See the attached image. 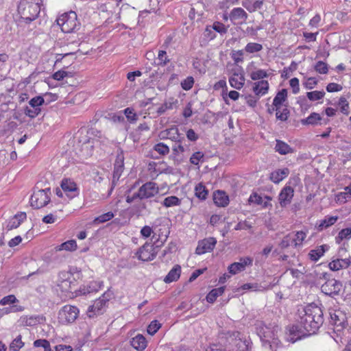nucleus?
<instances>
[{
	"label": "nucleus",
	"mask_w": 351,
	"mask_h": 351,
	"mask_svg": "<svg viewBox=\"0 0 351 351\" xmlns=\"http://www.w3.org/2000/svg\"><path fill=\"white\" fill-rule=\"evenodd\" d=\"M195 193L197 197L200 199H206L208 195V190L202 184H198L195 188Z\"/></svg>",
	"instance_id": "43"
},
{
	"label": "nucleus",
	"mask_w": 351,
	"mask_h": 351,
	"mask_svg": "<svg viewBox=\"0 0 351 351\" xmlns=\"http://www.w3.org/2000/svg\"><path fill=\"white\" fill-rule=\"evenodd\" d=\"M77 247V243L75 240H69L57 246L56 249L57 251L65 250L72 252L75 251Z\"/></svg>",
	"instance_id": "39"
},
{
	"label": "nucleus",
	"mask_w": 351,
	"mask_h": 351,
	"mask_svg": "<svg viewBox=\"0 0 351 351\" xmlns=\"http://www.w3.org/2000/svg\"><path fill=\"white\" fill-rule=\"evenodd\" d=\"M154 149L162 156H165L169 153V147L163 143H159L155 145Z\"/></svg>",
	"instance_id": "51"
},
{
	"label": "nucleus",
	"mask_w": 351,
	"mask_h": 351,
	"mask_svg": "<svg viewBox=\"0 0 351 351\" xmlns=\"http://www.w3.org/2000/svg\"><path fill=\"white\" fill-rule=\"evenodd\" d=\"M263 49L262 45L256 43H249L245 47V51L249 53L258 52Z\"/></svg>",
	"instance_id": "48"
},
{
	"label": "nucleus",
	"mask_w": 351,
	"mask_h": 351,
	"mask_svg": "<svg viewBox=\"0 0 351 351\" xmlns=\"http://www.w3.org/2000/svg\"><path fill=\"white\" fill-rule=\"evenodd\" d=\"M204 154L202 152H196L192 154L190 158V162L191 164L197 165L200 160L203 159Z\"/></svg>",
	"instance_id": "56"
},
{
	"label": "nucleus",
	"mask_w": 351,
	"mask_h": 351,
	"mask_svg": "<svg viewBox=\"0 0 351 351\" xmlns=\"http://www.w3.org/2000/svg\"><path fill=\"white\" fill-rule=\"evenodd\" d=\"M350 265V260L349 258H336L332 260L328 267L330 270L334 271H339L340 269H346Z\"/></svg>",
	"instance_id": "24"
},
{
	"label": "nucleus",
	"mask_w": 351,
	"mask_h": 351,
	"mask_svg": "<svg viewBox=\"0 0 351 351\" xmlns=\"http://www.w3.org/2000/svg\"><path fill=\"white\" fill-rule=\"evenodd\" d=\"M156 247L150 243H145L136 252L138 258L142 261H149L155 258L157 254Z\"/></svg>",
	"instance_id": "9"
},
{
	"label": "nucleus",
	"mask_w": 351,
	"mask_h": 351,
	"mask_svg": "<svg viewBox=\"0 0 351 351\" xmlns=\"http://www.w3.org/2000/svg\"><path fill=\"white\" fill-rule=\"evenodd\" d=\"M213 201L217 206L225 207L229 203V198L224 191H217L214 193Z\"/></svg>",
	"instance_id": "26"
},
{
	"label": "nucleus",
	"mask_w": 351,
	"mask_h": 351,
	"mask_svg": "<svg viewBox=\"0 0 351 351\" xmlns=\"http://www.w3.org/2000/svg\"><path fill=\"white\" fill-rule=\"evenodd\" d=\"M250 78L252 80H263L264 78H266L269 76V74L267 73V71L263 69H257L255 71H253L250 74Z\"/></svg>",
	"instance_id": "42"
},
{
	"label": "nucleus",
	"mask_w": 351,
	"mask_h": 351,
	"mask_svg": "<svg viewBox=\"0 0 351 351\" xmlns=\"http://www.w3.org/2000/svg\"><path fill=\"white\" fill-rule=\"evenodd\" d=\"M131 346L136 350L142 351L147 346V341L142 335H137L130 341Z\"/></svg>",
	"instance_id": "29"
},
{
	"label": "nucleus",
	"mask_w": 351,
	"mask_h": 351,
	"mask_svg": "<svg viewBox=\"0 0 351 351\" xmlns=\"http://www.w3.org/2000/svg\"><path fill=\"white\" fill-rule=\"evenodd\" d=\"M330 324L333 326L332 338L337 343L344 344L351 338L346 314L339 309H330Z\"/></svg>",
	"instance_id": "2"
},
{
	"label": "nucleus",
	"mask_w": 351,
	"mask_h": 351,
	"mask_svg": "<svg viewBox=\"0 0 351 351\" xmlns=\"http://www.w3.org/2000/svg\"><path fill=\"white\" fill-rule=\"evenodd\" d=\"M114 217V213L112 211H109L108 213H104L97 217H95L93 221V223L94 225H98L100 223H103L105 222H107L110 220H111Z\"/></svg>",
	"instance_id": "40"
},
{
	"label": "nucleus",
	"mask_w": 351,
	"mask_h": 351,
	"mask_svg": "<svg viewBox=\"0 0 351 351\" xmlns=\"http://www.w3.org/2000/svg\"><path fill=\"white\" fill-rule=\"evenodd\" d=\"M45 102L44 98L42 96H36L29 101V104L31 108L40 110V106H42Z\"/></svg>",
	"instance_id": "50"
},
{
	"label": "nucleus",
	"mask_w": 351,
	"mask_h": 351,
	"mask_svg": "<svg viewBox=\"0 0 351 351\" xmlns=\"http://www.w3.org/2000/svg\"><path fill=\"white\" fill-rule=\"evenodd\" d=\"M58 286L61 291L65 295L73 292V288L72 282L68 279L62 280L60 283H58Z\"/></svg>",
	"instance_id": "41"
},
{
	"label": "nucleus",
	"mask_w": 351,
	"mask_h": 351,
	"mask_svg": "<svg viewBox=\"0 0 351 351\" xmlns=\"http://www.w3.org/2000/svg\"><path fill=\"white\" fill-rule=\"evenodd\" d=\"M160 139H169L175 143H180L184 137L179 133L178 128L176 126L162 130L159 134Z\"/></svg>",
	"instance_id": "14"
},
{
	"label": "nucleus",
	"mask_w": 351,
	"mask_h": 351,
	"mask_svg": "<svg viewBox=\"0 0 351 351\" xmlns=\"http://www.w3.org/2000/svg\"><path fill=\"white\" fill-rule=\"evenodd\" d=\"M291 244H293L292 236L291 234H289L283 237V239L279 243V246L282 249H285L289 247Z\"/></svg>",
	"instance_id": "55"
},
{
	"label": "nucleus",
	"mask_w": 351,
	"mask_h": 351,
	"mask_svg": "<svg viewBox=\"0 0 351 351\" xmlns=\"http://www.w3.org/2000/svg\"><path fill=\"white\" fill-rule=\"evenodd\" d=\"M271 288V286L270 285L267 287H263L258 283H246L243 285L241 287L243 290H252L254 291H263Z\"/></svg>",
	"instance_id": "38"
},
{
	"label": "nucleus",
	"mask_w": 351,
	"mask_h": 351,
	"mask_svg": "<svg viewBox=\"0 0 351 351\" xmlns=\"http://www.w3.org/2000/svg\"><path fill=\"white\" fill-rule=\"evenodd\" d=\"M307 232V230H300L293 233L294 234L292 236V239L294 247L297 248L302 246L303 242L306 238Z\"/></svg>",
	"instance_id": "33"
},
{
	"label": "nucleus",
	"mask_w": 351,
	"mask_h": 351,
	"mask_svg": "<svg viewBox=\"0 0 351 351\" xmlns=\"http://www.w3.org/2000/svg\"><path fill=\"white\" fill-rule=\"evenodd\" d=\"M61 187L67 195H70V193H72L71 197H74L78 194L77 184L71 179H63L61 182Z\"/></svg>",
	"instance_id": "22"
},
{
	"label": "nucleus",
	"mask_w": 351,
	"mask_h": 351,
	"mask_svg": "<svg viewBox=\"0 0 351 351\" xmlns=\"http://www.w3.org/2000/svg\"><path fill=\"white\" fill-rule=\"evenodd\" d=\"M329 250L328 245H322L317 246L316 248L310 250L308 252L309 258L314 262L317 261L321 257H322L326 252Z\"/></svg>",
	"instance_id": "25"
},
{
	"label": "nucleus",
	"mask_w": 351,
	"mask_h": 351,
	"mask_svg": "<svg viewBox=\"0 0 351 351\" xmlns=\"http://www.w3.org/2000/svg\"><path fill=\"white\" fill-rule=\"evenodd\" d=\"M276 116L277 119L280 121H286L288 118L289 112L287 108H284L282 111L280 110V108H278V110H276Z\"/></svg>",
	"instance_id": "64"
},
{
	"label": "nucleus",
	"mask_w": 351,
	"mask_h": 351,
	"mask_svg": "<svg viewBox=\"0 0 351 351\" xmlns=\"http://www.w3.org/2000/svg\"><path fill=\"white\" fill-rule=\"evenodd\" d=\"M38 319L36 316H22L20 317L19 322L20 325L23 326H33L38 323Z\"/></svg>",
	"instance_id": "36"
},
{
	"label": "nucleus",
	"mask_w": 351,
	"mask_h": 351,
	"mask_svg": "<svg viewBox=\"0 0 351 351\" xmlns=\"http://www.w3.org/2000/svg\"><path fill=\"white\" fill-rule=\"evenodd\" d=\"M230 344L232 345V351H250L249 342L243 339L241 334L239 332H234L232 335L230 337Z\"/></svg>",
	"instance_id": "10"
},
{
	"label": "nucleus",
	"mask_w": 351,
	"mask_h": 351,
	"mask_svg": "<svg viewBox=\"0 0 351 351\" xmlns=\"http://www.w3.org/2000/svg\"><path fill=\"white\" fill-rule=\"evenodd\" d=\"M287 97V91L286 89H282L275 96L273 101V106L276 107V110L280 108L282 104L286 100Z\"/></svg>",
	"instance_id": "35"
},
{
	"label": "nucleus",
	"mask_w": 351,
	"mask_h": 351,
	"mask_svg": "<svg viewBox=\"0 0 351 351\" xmlns=\"http://www.w3.org/2000/svg\"><path fill=\"white\" fill-rule=\"evenodd\" d=\"M263 4V1L260 0H244L242 2V5L250 12H254L256 10L261 9Z\"/></svg>",
	"instance_id": "31"
},
{
	"label": "nucleus",
	"mask_w": 351,
	"mask_h": 351,
	"mask_svg": "<svg viewBox=\"0 0 351 351\" xmlns=\"http://www.w3.org/2000/svg\"><path fill=\"white\" fill-rule=\"evenodd\" d=\"M80 311L75 306L65 305L58 312V322L62 324H69L74 322L78 317Z\"/></svg>",
	"instance_id": "8"
},
{
	"label": "nucleus",
	"mask_w": 351,
	"mask_h": 351,
	"mask_svg": "<svg viewBox=\"0 0 351 351\" xmlns=\"http://www.w3.org/2000/svg\"><path fill=\"white\" fill-rule=\"evenodd\" d=\"M260 335L265 349L271 351H276L280 345V341L278 339V328H270L265 326L260 330Z\"/></svg>",
	"instance_id": "6"
},
{
	"label": "nucleus",
	"mask_w": 351,
	"mask_h": 351,
	"mask_svg": "<svg viewBox=\"0 0 351 351\" xmlns=\"http://www.w3.org/2000/svg\"><path fill=\"white\" fill-rule=\"evenodd\" d=\"M143 199H149L154 197L159 193L157 184L153 182H147L138 188Z\"/></svg>",
	"instance_id": "13"
},
{
	"label": "nucleus",
	"mask_w": 351,
	"mask_h": 351,
	"mask_svg": "<svg viewBox=\"0 0 351 351\" xmlns=\"http://www.w3.org/2000/svg\"><path fill=\"white\" fill-rule=\"evenodd\" d=\"M181 203L180 199L176 196H169L163 200L162 205L167 208L178 206Z\"/></svg>",
	"instance_id": "44"
},
{
	"label": "nucleus",
	"mask_w": 351,
	"mask_h": 351,
	"mask_svg": "<svg viewBox=\"0 0 351 351\" xmlns=\"http://www.w3.org/2000/svg\"><path fill=\"white\" fill-rule=\"evenodd\" d=\"M338 106H339L340 110L343 114H344L346 115H348L349 114V112H350L349 104L344 97H341L339 98V100L338 102Z\"/></svg>",
	"instance_id": "49"
},
{
	"label": "nucleus",
	"mask_w": 351,
	"mask_h": 351,
	"mask_svg": "<svg viewBox=\"0 0 351 351\" xmlns=\"http://www.w3.org/2000/svg\"><path fill=\"white\" fill-rule=\"evenodd\" d=\"M99 134L98 138H101V133L94 130H81L78 132L80 134L79 143H82L81 149L86 156L92 155L93 147L99 143V140L91 138L90 136L95 133Z\"/></svg>",
	"instance_id": "3"
},
{
	"label": "nucleus",
	"mask_w": 351,
	"mask_h": 351,
	"mask_svg": "<svg viewBox=\"0 0 351 351\" xmlns=\"http://www.w3.org/2000/svg\"><path fill=\"white\" fill-rule=\"evenodd\" d=\"M245 77L241 67L232 70V74L229 78V83L232 88L240 90L245 84Z\"/></svg>",
	"instance_id": "12"
},
{
	"label": "nucleus",
	"mask_w": 351,
	"mask_h": 351,
	"mask_svg": "<svg viewBox=\"0 0 351 351\" xmlns=\"http://www.w3.org/2000/svg\"><path fill=\"white\" fill-rule=\"evenodd\" d=\"M342 289V284L335 279L328 280L321 287L322 293L326 295H338Z\"/></svg>",
	"instance_id": "11"
},
{
	"label": "nucleus",
	"mask_w": 351,
	"mask_h": 351,
	"mask_svg": "<svg viewBox=\"0 0 351 351\" xmlns=\"http://www.w3.org/2000/svg\"><path fill=\"white\" fill-rule=\"evenodd\" d=\"M290 86L292 88L293 94H297L300 91L299 80L297 77H293L289 81Z\"/></svg>",
	"instance_id": "63"
},
{
	"label": "nucleus",
	"mask_w": 351,
	"mask_h": 351,
	"mask_svg": "<svg viewBox=\"0 0 351 351\" xmlns=\"http://www.w3.org/2000/svg\"><path fill=\"white\" fill-rule=\"evenodd\" d=\"M124 114L126 116L128 120L131 123H135L138 119L137 114L134 112L133 109L130 108H125L124 110Z\"/></svg>",
	"instance_id": "54"
},
{
	"label": "nucleus",
	"mask_w": 351,
	"mask_h": 351,
	"mask_svg": "<svg viewBox=\"0 0 351 351\" xmlns=\"http://www.w3.org/2000/svg\"><path fill=\"white\" fill-rule=\"evenodd\" d=\"M325 95L324 91L315 90L306 93V96L311 101H317L322 99Z\"/></svg>",
	"instance_id": "52"
},
{
	"label": "nucleus",
	"mask_w": 351,
	"mask_h": 351,
	"mask_svg": "<svg viewBox=\"0 0 351 351\" xmlns=\"http://www.w3.org/2000/svg\"><path fill=\"white\" fill-rule=\"evenodd\" d=\"M338 219L337 216H326L324 219L316 223V228L318 230L322 231L335 224Z\"/></svg>",
	"instance_id": "28"
},
{
	"label": "nucleus",
	"mask_w": 351,
	"mask_h": 351,
	"mask_svg": "<svg viewBox=\"0 0 351 351\" xmlns=\"http://www.w3.org/2000/svg\"><path fill=\"white\" fill-rule=\"evenodd\" d=\"M18 302V300L14 295H9L7 296L3 297L0 300V304L2 306L7 305V304H14L15 302Z\"/></svg>",
	"instance_id": "58"
},
{
	"label": "nucleus",
	"mask_w": 351,
	"mask_h": 351,
	"mask_svg": "<svg viewBox=\"0 0 351 351\" xmlns=\"http://www.w3.org/2000/svg\"><path fill=\"white\" fill-rule=\"evenodd\" d=\"M157 60L158 62L156 63V64L160 66H165L170 61L169 58L167 55V52L164 50H160L158 51Z\"/></svg>",
	"instance_id": "47"
},
{
	"label": "nucleus",
	"mask_w": 351,
	"mask_h": 351,
	"mask_svg": "<svg viewBox=\"0 0 351 351\" xmlns=\"http://www.w3.org/2000/svg\"><path fill=\"white\" fill-rule=\"evenodd\" d=\"M137 182H135L131 187L125 192V201L128 204L136 202L138 200H143L140 191L138 189L136 190Z\"/></svg>",
	"instance_id": "19"
},
{
	"label": "nucleus",
	"mask_w": 351,
	"mask_h": 351,
	"mask_svg": "<svg viewBox=\"0 0 351 351\" xmlns=\"http://www.w3.org/2000/svg\"><path fill=\"white\" fill-rule=\"evenodd\" d=\"M108 300L103 295L94 301L93 305L90 306L88 308V313L90 317H93L95 315L101 313L103 308L106 306V304Z\"/></svg>",
	"instance_id": "18"
},
{
	"label": "nucleus",
	"mask_w": 351,
	"mask_h": 351,
	"mask_svg": "<svg viewBox=\"0 0 351 351\" xmlns=\"http://www.w3.org/2000/svg\"><path fill=\"white\" fill-rule=\"evenodd\" d=\"M289 173L290 171L287 167L276 169L270 173L269 180L275 184H278L286 178Z\"/></svg>",
	"instance_id": "23"
},
{
	"label": "nucleus",
	"mask_w": 351,
	"mask_h": 351,
	"mask_svg": "<svg viewBox=\"0 0 351 351\" xmlns=\"http://www.w3.org/2000/svg\"><path fill=\"white\" fill-rule=\"evenodd\" d=\"M252 265V259L250 257H244L240 259L239 262H236L231 264L228 267L229 272L235 275L239 272L243 271L245 270L246 266Z\"/></svg>",
	"instance_id": "17"
},
{
	"label": "nucleus",
	"mask_w": 351,
	"mask_h": 351,
	"mask_svg": "<svg viewBox=\"0 0 351 351\" xmlns=\"http://www.w3.org/2000/svg\"><path fill=\"white\" fill-rule=\"evenodd\" d=\"M212 29L219 34H226L228 31V27L224 24L220 22H215L212 26Z\"/></svg>",
	"instance_id": "60"
},
{
	"label": "nucleus",
	"mask_w": 351,
	"mask_h": 351,
	"mask_svg": "<svg viewBox=\"0 0 351 351\" xmlns=\"http://www.w3.org/2000/svg\"><path fill=\"white\" fill-rule=\"evenodd\" d=\"M351 238V228L342 229L335 238L337 243H340L343 239H349Z\"/></svg>",
	"instance_id": "45"
},
{
	"label": "nucleus",
	"mask_w": 351,
	"mask_h": 351,
	"mask_svg": "<svg viewBox=\"0 0 351 351\" xmlns=\"http://www.w3.org/2000/svg\"><path fill=\"white\" fill-rule=\"evenodd\" d=\"M217 243L214 237H208L198 242L195 252L197 254H203L212 251Z\"/></svg>",
	"instance_id": "15"
},
{
	"label": "nucleus",
	"mask_w": 351,
	"mask_h": 351,
	"mask_svg": "<svg viewBox=\"0 0 351 351\" xmlns=\"http://www.w3.org/2000/svg\"><path fill=\"white\" fill-rule=\"evenodd\" d=\"M51 195L50 188L34 191L30 198L31 206L36 209L45 206L50 202Z\"/></svg>",
	"instance_id": "7"
},
{
	"label": "nucleus",
	"mask_w": 351,
	"mask_h": 351,
	"mask_svg": "<svg viewBox=\"0 0 351 351\" xmlns=\"http://www.w3.org/2000/svg\"><path fill=\"white\" fill-rule=\"evenodd\" d=\"M296 322L297 324L289 328L292 342L316 333L324 323L323 311L313 304L300 306L298 309Z\"/></svg>",
	"instance_id": "1"
},
{
	"label": "nucleus",
	"mask_w": 351,
	"mask_h": 351,
	"mask_svg": "<svg viewBox=\"0 0 351 351\" xmlns=\"http://www.w3.org/2000/svg\"><path fill=\"white\" fill-rule=\"evenodd\" d=\"M243 50L233 51L231 54V58L235 63H239L243 61Z\"/></svg>",
	"instance_id": "61"
},
{
	"label": "nucleus",
	"mask_w": 351,
	"mask_h": 351,
	"mask_svg": "<svg viewBox=\"0 0 351 351\" xmlns=\"http://www.w3.org/2000/svg\"><path fill=\"white\" fill-rule=\"evenodd\" d=\"M160 328V324L156 320L152 321L147 327V332L149 335H154Z\"/></svg>",
	"instance_id": "59"
},
{
	"label": "nucleus",
	"mask_w": 351,
	"mask_h": 351,
	"mask_svg": "<svg viewBox=\"0 0 351 351\" xmlns=\"http://www.w3.org/2000/svg\"><path fill=\"white\" fill-rule=\"evenodd\" d=\"M40 11L38 3H34L29 0H22L19 6L18 12L22 19L26 21H32L36 19Z\"/></svg>",
	"instance_id": "5"
},
{
	"label": "nucleus",
	"mask_w": 351,
	"mask_h": 351,
	"mask_svg": "<svg viewBox=\"0 0 351 351\" xmlns=\"http://www.w3.org/2000/svg\"><path fill=\"white\" fill-rule=\"evenodd\" d=\"M24 346L21 335H18L10 344L9 348L12 351H19Z\"/></svg>",
	"instance_id": "46"
},
{
	"label": "nucleus",
	"mask_w": 351,
	"mask_h": 351,
	"mask_svg": "<svg viewBox=\"0 0 351 351\" xmlns=\"http://www.w3.org/2000/svg\"><path fill=\"white\" fill-rule=\"evenodd\" d=\"M274 149L281 155H286L293 152V149L290 145L280 140H276Z\"/></svg>",
	"instance_id": "32"
},
{
	"label": "nucleus",
	"mask_w": 351,
	"mask_h": 351,
	"mask_svg": "<svg viewBox=\"0 0 351 351\" xmlns=\"http://www.w3.org/2000/svg\"><path fill=\"white\" fill-rule=\"evenodd\" d=\"M27 215L25 213H20L15 215L11 218L7 224V229L10 230L18 228L21 223L26 219Z\"/></svg>",
	"instance_id": "27"
},
{
	"label": "nucleus",
	"mask_w": 351,
	"mask_h": 351,
	"mask_svg": "<svg viewBox=\"0 0 351 351\" xmlns=\"http://www.w3.org/2000/svg\"><path fill=\"white\" fill-rule=\"evenodd\" d=\"M181 274V267L179 265H176L165 276L164 281L166 283H170L177 281Z\"/></svg>",
	"instance_id": "30"
},
{
	"label": "nucleus",
	"mask_w": 351,
	"mask_h": 351,
	"mask_svg": "<svg viewBox=\"0 0 351 351\" xmlns=\"http://www.w3.org/2000/svg\"><path fill=\"white\" fill-rule=\"evenodd\" d=\"M269 88V85L267 80H261L253 83L252 90L255 95L260 98L268 93Z\"/></svg>",
	"instance_id": "21"
},
{
	"label": "nucleus",
	"mask_w": 351,
	"mask_h": 351,
	"mask_svg": "<svg viewBox=\"0 0 351 351\" xmlns=\"http://www.w3.org/2000/svg\"><path fill=\"white\" fill-rule=\"evenodd\" d=\"M41 112V110H37L36 108H30L29 107H26L24 110V113L26 116L30 118H35L37 117Z\"/></svg>",
	"instance_id": "62"
},
{
	"label": "nucleus",
	"mask_w": 351,
	"mask_h": 351,
	"mask_svg": "<svg viewBox=\"0 0 351 351\" xmlns=\"http://www.w3.org/2000/svg\"><path fill=\"white\" fill-rule=\"evenodd\" d=\"M194 84V79L191 76L187 77L181 82L182 88L185 90H190Z\"/></svg>",
	"instance_id": "57"
},
{
	"label": "nucleus",
	"mask_w": 351,
	"mask_h": 351,
	"mask_svg": "<svg viewBox=\"0 0 351 351\" xmlns=\"http://www.w3.org/2000/svg\"><path fill=\"white\" fill-rule=\"evenodd\" d=\"M57 24L64 33H71L78 29L80 26L77 21V14L73 11L65 12L56 19Z\"/></svg>",
	"instance_id": "4"
},
{
	"label": "nucleus",
	"mask_w": 351,
	"mask_h": 351,
	"mask_svg": "<svg viewBox=\"0 0 351 351\" xmlns=\"http://www.w3.org/2000/svg\"><path fill=\"white\" fill-rule=\"evenodd\" d=\"M230 19L232 21H237L239 23H245L248 15L247 12L241 8H233L229 15Z\"/></svg>",
	"instance_id": "20"
},
{
	"label": "nucleus",
	"mask_w": 351,
	"mask_h": 351,
	"mask_svg": "<svg viewBox=\"0 0 351 351\" xmlns=\"http://www.w3.org/2000/svg\"><path fill=\"white\" fill-rule=\"evenodd\" d=\"M322 120V117L319 114L316 112H312L307 118L302 119L301 123L302 125H316L319 123Z\"/></svg>",
	"instance_id": "34"
},
{
	"label": "nucleus",
	"mask_w": 351,
	"mask_h": 351,
	"mask_svg": "<svg viewBox=\"0 0 351 351\" xmlns=\"http://www.w3.org/2000/svg\"><path fill=\"white\" fill-rule=\"evenodd\" d=\"M315 69L321 74H326L328 71V64L322 61H318L315 65Z\"/></svg>",
	"instance_id": "53"
},
{
	"label": "nucleus",
	"mask_w": 351,
	"mask_h": 351,
	"mask_svg": "<svg viewBox=\"0 0 351 351\" xmlns=\"http://www.w3.org/2000/svg\"><path fill=\"white\" fill-rule=\"evenodd\" d=\"M225 290L224 287L212 289L206 295V300L209 303H213L217 297L221 295Z\"/></svg>",
	"instance_id": "37"
},
{
	"label": "nucleus",
	"mask_w": 351,
	"mask_h": 351,
	"mask_svg": "<svg viewBox=\"0 0 351 351\" xmlns=\"http://www.w3.org/2000/svg\"><path fill=\"white\" fill-rule=\"evenodd\" d=\"M294 190L288 185L282 188L278 195V201L281 207H285L289 205L293 197Z\"/></svg>",
	"instance_id": "16"
}]
</instances>
